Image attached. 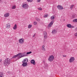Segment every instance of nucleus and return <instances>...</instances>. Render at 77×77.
Wrapping results in <instances>:
<instances>
[{
    "mask_svg": "<svg viewBox=\"0 0 77 77\" xmlns=\"http://www.w3.org/2000/svg\"><path fill=\"white\" fill-rule=\"evenodd\" d=\"M2 61V59H0V62H1Z\"/></svg>",
    "mask_w": 77,
    "mask_h": 77,
    "instance_id": "nucleus-36",
    "label": "nucleus"
},
{
    "mask_svg": "<svg viewBox=\"0 0 77 77\" xmlns=\"http://www.w3.org/2000/svg\"><path fill=\"white\" fill-rule=\"evenodd\" d=\"M74 5H72L70 7V9L71 10H72V8H73V7H74Z\"/></svg>",
    "mask_w": 77,
    "mask_h": 77,
    "instance_id": "nucleus-19",
    "label": "nucleus"
},
{
    "mask_svg": "<svg viewBox=\"0 0 77 77\" xmlns=\"http://www.w3.org/2000/svg\"><path fill=\"white\" fill-rule=\"evenodd\" d=\"M15 8H16V6H13L12 7V9H15Z\"/></svg>",
    "mask_w": 77,
    "mask_h": 77,
    "instance_id": "nucleus-28",
    "label": "nucleus"
},
{
    "mask_svg": "<svg viewBox=\"0 0 77 77\" xmlns=\"http://www.w3.org/2000/svg\"><path fill=\"white\" fill-rule=\"evenodd\" d=\"M19 41L20 44H23L24 41V40L23 38H21L19 39Z\"/></svg>",
    "mask_w": 77,
    "mask_h": 77,
    "instance_id": "nucleus-8",
    "label": "nucleus"
},
{
    "mask_svg": "<svg viewBox=\"0 0 77 77\" xmlns=\"http://www.w3.org/2000/svg\"><path fill=\"white\" fill-rule=\"evenodd\" d=\"M63 57H66V56H63Z\"/></svg>",
    "mask_w": 77,
    "mask_h": 77,
    "instance_id": "nucleus-37",
    "label": "nucleus"
},
{
    "mask_svg": "<svg viewBox=\"0 0 77 77\" xmlns=\"http://www.w3.org/2000/svg\"><path fill=\"white\" fill-rule=\"evenodd\" d=\"M42 50H43V51H46L45 48H42Z\"/></svg>",
    "mask_w": 77,
    "mask_h": 77,
    "instance_id": "nucleus-31",
    "label": "nucleus"
},
{
    "mask_svg": "<svg viewBox=\"0 0 77 77\" xmlns=\"http://www.w3.org/2000/svg\"><path fill=\"white\" fill-rule=\"evenodd\" d=\"M54 18V17L53 16H52L51 17V20H53Z\"/></svg>",
    "mask_w": 77,
    "mask_h": 77,
    "instance_id": "nucleus-26",
    "label": "nucleus"
},
{
    "mask_svg": "<svg viewBox=\"0 0 77 77\" xmlns=\"http://www.w3.org/2000/svg\"><path fill=\"white\" fill-rule=\"evenodd\" d=\"M32 25H29L28 26V29H30V28H31V27H32Z\"/></svg>",
    "mask_w": 77,
    "mask_h": 77,
    "instance_id": "nucleus-21",
    "label": "nucleus"
},
{
    "mask_svg": "<svg viewBox=\"0 0 77 77\" xmlns=\"http://www.w3.org/2000/svg\"><path fill=\"white\" fill-rule=\"evenodd\" d=\"M53 23H54V20H52L48 24V27H51V26H52V25H53Z\"/></svg>",
    "mask_w": 77,
    "mask_h": 77,
    "instance_id": "nucleus-7",
    "label": "nucleus"
},
{
    "mask_svg": "<svg viewBox=\"0 0 77 77\" xmlns=\"http://www.w3.org/2000/svg\"><path fill=\"white\" fill-rule=\"evenodd\" d=\"M57 8L60 10H62V9H63V7L61 5H59L57 7Z\"/></svg>",
    "mask_w": 77,
    "mask_h": 77,
    "instance_id": "nucleus-11",
    "label": "nucleus"
},
{
    "mask_svg": "<svg viewBox=\"0 0 77 77\" xmlns=\"http://www.w3.org/2000/svg\"><path fill=\"white\" fill-rule=\"evenodd\" d=\"M36 21H40V19L38 17H36Z\"/></svg>",
    "mask_w": 77,
    "mask_h": 77,
    "instance_id": "nucleus-20",
    "label": "nucleus"
},
{
    "mask_svg": "<svg viewBox=\"0 0 77 77\" xmlns=\"http://www.w3.org/2000/svg\"><path fill=\"white\" fill-rule=\"evenodd\" d=\"M74 60H75V59L74 58V57H71L70 59L69 60V62H70V63H72V62H74Z\"/></svg>",
    "mask_w": 77,
    "mask_h": 77,
    "instance_id": "nucleus-6",
    "label": "nucleus"
},
{
    "mask_svg": "<svg viewBox=\"0 0 77 77\" xmlns=\"http://www.w3.org/2000/svg\"><path fill=\"white\" fill-rule=\"evenodd\" d=\"M35 34H34V35L32 36V37H35Z\"/></svg>",
    "mask_w": 77,
    "mask_h": 77,
    "instance_id": "nucleus-35",
    "label": "nucleus"
},
{
    "mask_svg": "<svg viewBox=\"0 0 77 77\" xmlns=\"http://www.w3.org/2000/svg\"><path fill=\"white\" fill-rule=\"evenodd\" d=\"M8 73H9V72H8Z\"/></svg>",
    "mask_w": 77,
    "mask_h": 77,
    "instance_id": "nucleus-38",
    "label": "nucleus"
},
{
    "mask_svg": "<svg viewBox=\"0 0 77 77\" xmlns=\"http://www.w3.org/2000/svg\"><path fill=\"white\" fill-rule=\"evenodd\" d=\"M63 48L64 49V48H65V46H64L63 47Z\"/></svg>",
    "mask_w": 77,
    "mask_h": 77,
    "instance_id": "nucleus-34",
    "label": "nucleus"
},
{
    "mask_svg": "<svg viewBox=\"0 0 77 77\" xmlns=\"http://www.w3.org/2000/svg\"><path fill=\"white\" fill-rule=\"evenodd\" d=\"M20 55L21 56H22V57H24V55L23 53L21 54V53H19L17 54L14 55L13 57V58H15V57H18L19 55Z\"/></svg>",
    "mask_w": 77,
    "mask_h": 77,
    "instance_id": "nucleus-3",
    "label": "nucleus"
},
{
    "mask_svg": "<svg viewBox=\"0 0 77 77\" xmlns=\"http://www.w3.org/2000/svg\"><path fill=\"white\" fill-rule=\"evenodd\" d=\"M21 57H22V56H21V55H19L18 56L17 58L18 59H20V58H21Z\"/></svg>",
    "mask_w": 77,
    "mask_h": 77,
    "instance_id": "nucleus-25",
    "label": "nucleus"
},
{
    "mask_svg": "<svg viewBox=\"0 0 77 77\" xmlns=\"http://www.w3.org/2000/svg\"><path fill=\"white\" fill-rule=\"evenodd\" d=\"M5 16V17H9V13H6L4 15Z\"/></svg>",
    "mask_w": 77,
    "mask_h": 77,
    "instance_id": "nucleus-16",
    "label": "nucleus"
},
{
    "mask_svg": "<svg viewBox=\"0 0 77 77\" xmlns=\"http://www.w3.org/2000/svg\"><path fill=\"white\" fill-rule=\"evenodd\" d=\"M37 2H41V0H37Z\"/></svg>",
    "mask_w": 77,
    "mask_h": 77,
    "instance_id": "nucleus-32",
    "label": "nucleus"
},
{
    "mask_svg": "<svg viewBox=\"0 0 77 77\" xmlns=\"http://www.w3.org/2000/svg\"><path fill=\"white\" fill-rule=\"evenodd\" d=\"M13 29L14 30H16L17 29V24H15L13 28Z\"/></svg>",
    "mask_w": 77,
    "mask_h": 77,
    "instance_id": "nucleus-15",
    "label": "nucleus"
},
{
    "mask_svg": "<svg viewBox=\"0 0 77 77\" xmlns=\"http://www.w3.org/2000/svg\"><path fill=\"white\" fill-rule=\"evenodd\" d=\"M45 66L46 67H48V64H47V63H45Z\"/></svg>",
    "mask_w": 77,
    "mask_h": 77,
    "instance_id": "nucleus-27",
    "label": "nucleus"
},
{
    "mask_svg": "<svg viewBox=\"0 0 77 77\" xmlns=\"http://www.w3.org/2000/svg\"><path fill=\"white\" fill-rule=\"evenodd\" d=\"M31 63L34 65H35L36 64L35 61L34 60H32L31 61Z\"/></svg>",
    "mask_w": 77,
    "mask_h": 77,
    "instance_id": "nucleus-14",
    "label": "nucleus"
},
{
    "mask_svg": "<svg viewBox=\"0 0 77 77\" xmlns=\"http://www.w3.org/2000/svg\"><path fill=\"white\" fill-rule=\"evenodd\" d=\"M38 9L39 11H42V8H41L39 7L38 8Z\"/></svg>",
    "mask_w": 77,
    "mask_h": 77,
    "instance_id": "nucleus-24",
    "label": "nucleus"
},
{
    "mask_svg": "<svg viewBox=\"0 0 77 77\" xmlns=\"http://www.w3.org/2000/svg\"><path fill=\"white\" fill-rule=\"evenodd\" d=\"M4 76V75H3V72H1L0 73V77H3Z\"/></svg>",
    "mask_w": 77,
    "mask_h": 77,
    "instance_id": "nucleus-17",
    "label": "nucleus"
},
{
    "mask_svg": "<svg viewBox=\"0 0 77 77\" xmlns=\"http://www.w3.org/2000/svg\"><path fill=\"white\" fill-rule=\"evenodd\" d=\"M48 16V14H46V15H44V18H46V17H47Z\"/></svg>",
    "mask_w": 77,
    "mask_h": 77,
    "instance_id": "nucleus-22",
    "label": "nucleus"
},
{
    "mask_svg": "<svg viewBox=\"0 0 77 77\" xmlns=\"http://www.w3.org/2000/svg\"><path fill=\"white\" fill-rule=\"evenodd\" d=\"M72 22H73V23H76V22H77V19H76L73 20H72Z\"/></svg>",
    "mask_w": 77,
    "mask_h": 77,
    "instance_id": "nucleus-18",
    "label": "nucleus"
},
{
    "mask_svg": "<svg viewBox=\"0 0 77 77\" xmlns=\"http://www.w3.org/2000/svg\"><path fill=\"white\" fill-rule=\"evenodd\" d=\"M67 27L68 28H74V26L71 25V24H68L67 25Z\"/></svg>",
    "mask_w": 77,
    "mask_h": 77,
    "instance_id": "nucleus-12",
    "label": "nucleus"
},
{
    "mask_svg": "<svg viewBox=\"0 0 77 77\" xmlns=\"http://www.w3.org/2000/svg\"><path fill=\"white\" fill-rule=\"evenodd\" d=\"M11 60L9 58H7L5 59L4 63V65L5 66H8V65H9V64L11 63Z\"/></svg>",
    "mask_w": 77,
    "mask_h": 77,
    "instance_id": "nucleus-1",
    "label": "nucleus"
},
{
    "mask_svg": "<svg viewBox=\"0 0 77 77\" xmlns=\"http://www.w3.org/2000/svg\"><path fill=\"white\" fill-rule=\"evenodd\" d=\"M28 62V59L27 58H25L23 60V61H22L23 64L22 65L23 66H26L27 65V62Z\"/></svg>",
    "mask_w": 77,
    "mask_h": 77,
    "instance_id": "nucleus-2",
    "label": "nucleus"
},
{
    "mask_svg": "<svg viewBox=\"0 0 77 77\" xmlns=\"http://www.w3.org/2000/svg\"><path fill=\"white\" fill-rule=\"evenodd\" d=\"M1 1V0H0V2Z\"/></svg>",
    "mask_w": 77,
    "mask_h": 77,
    "instance_id": "nucleus-39",
    "label": "nucleus"
},
{
    "mask_svg": "<svg viewBox=\"0 0 77 77\" xmlns=\"http://www.w3.org/2000/svg\"><path fill=\"white\" fill-rule=\"evenodd\" d=\"M27 1L29 2H32L33 1V0H27Z\"/></svg>",
    "mask_w": 77,
    "mask_h": 77,
    "instance_id": "nucleus-29",
    "label": "nucleus"
},
{
    "mask_svg": "<svg viewBox=\"0 0 77 77\" xmlns=\"http://www.w3.org/2000/svg\"><path fill=\"white\" fill-rule=\"evenodd\" d=\"M32 53V51H30L29 52H28L26 53L27 54H29Z\"/></svg>",
    "mask_w": 77,
    "mask_h": 77,
    "instance_id": "nucleus-23",
    "label": "nucleus"
},
{
    "mask_svg": "<svg viewBox=\"0 0 77 77\" xmlns=\"http://www.w3.org/2000/svg\"><path fill=\"white\" fill-rule=\"evenodd\" d=\"M36 24H37V22H34V25H36Z\"/></svg>",
    "mask_w": 77,
    "mask_h": 77,
    "instance_id": "nucleus-30",
    "label": "nucleus"
},
{
    "mask_svg": "<svg viewBox=\"0 0 77 77\" xmlns=\"http://www.w3.org/2000/svg\"><path fill=\"white\" fill-rule=\"evenodd\" d=\"M44 47H45V46H44V45H43L42 46V48H44Z\"/></svg>",
    "mask_w": 77,
    "mask_h": 77,
    "instance_id": "nucleus-33",
    "label": "nucleus"
},
{
    "mask_svg": "<svg viewBox=\"0 0 77 77\" xmlns=\"http://www.w3.org/2000/svg\"><path fill=\"white\" fill-rule=\"evenodd\" d=\"M44 36L45 39H46L47 37V32L45 31H44Z\"/></svg>",
    "mask_w": 77,
    "mask_h": 77,
    "instance_id": "nucleus-10",
    "label": "nucleus"
},
{
    "mask_svg": "<svg viewBox=\"0 0 77 77\" xmlns=\"http://www.w3.org/2000/svg\"><path fill=\"white\" fill-rule=\"evenodd\" d=\"M10 26H11V25L9 23L6 24V27L7 29H9L10 28Z\"/></svg>",
    "mask_w": 77,
    "mask_h": 77,
    "instance_id": "nucleus-13",
    "label": "nucleus"
},
{
    "mask_svg": "<svg viewBox=\"0 0 77 77\" xmlns=\"http://www.w3.org/2000/svg\"><path fill=\"white\" fill-rule=\"evenodd\" d=\"M54 56L53 55H51L49 57L48 60L50 62H52L54 60Z\"/></svg>",
    "mask_w": 77,
    "mask_h": 77,
    "instance_id": "nucleus-4",
    "label": "nucleus"
},
{
    "mask_svg": "<svg viewBox=\"0 0 77 77\" xmlns=\"http://www.w3.org/2000/svg\"><path fill=\"white\" fill-rule=\"evenodd\" d=\"M22 7L24 9H28V8H29V6H28V5L26 4H24L22 5Z\"/></svg>",
    "mask_w": 77,
    "mask_h": 77,
    "instance_id": "nucleus-5",
    "label": "nucleus"
},
{
    "mask_svg": "<svg viewBox=\"0 0 77 77\" xmlns=\"http://www.w3.org/2000/svg\"><path fill=\"white\" fill-rule=\"evenodd\" d=\"M57 32V29H54L52 30V34H56Z\"/></svg>",
    "mask_w": 77,
    "mask_h": 77,
    "instance_id": "nucleus-9",
    "label": "nucleus"
}]
</instances>
